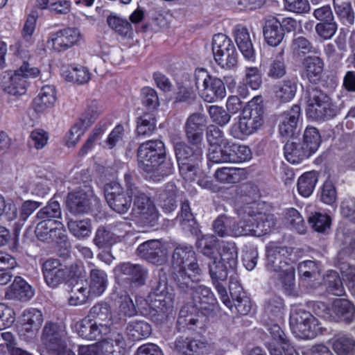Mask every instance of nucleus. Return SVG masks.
Segmentation results:
<instances>
[{
	"instance_id": "nucleus-1",
	"label": "nucleus",
	"mask_w": 355,
	"mask_h": 355,
	"mask_svg": "<svg viewBox=\"0 0 355 355\" xmlns=\"http://www.w3.org/2000/svg\"><path fill=\"white\" fill-rule=\"evenodd\" d=\"M239 220H235L232 229L234 237L261 236L269 233L275 226L273 215L259 212L255 202L245 204L237 209Z\"/></svg>"
},
{
	"instance_id": "nucleus-2",
	"label": "nucleus",
	"mask_w": 355,
	"mask_h": 355,
	"mask_svg": "<svg viewBox=\"0 0 355 355\" xmlns=\"http://www.w3.org/2000/svg\"><path fill=\"white\" fill-rule=\"evenodd\" d=\"M139 168L152 178H164L172 173L173 163L166 158L165 146L161 140H149L140 144L137 150Z\"/></svg>"
},
{
	"instance_id": "nucleus-3",
	"label": "nucleus",
	"mask_w": 355,
	"mask_h": 355,
	"mask_svg": "<svg viewBox=\"0 0 355 355\" xmlns=\"http://www.w3.org/2000/svg\"><path fill=\"white\" fill-rule=\"evenodd\" d=\"M172 279L175 286L200 276L202 270L197 262L196 252L191 245H178L172 254Z\"/></svg>"
},
{
	"instance_id": "nucleus-4",
	"label": "nucleus",
	"mask_w": 355,
	"mask_h": 355,
	"mask_svg": "<svg viewBox=\"0 0 355 355\" xmlns=\"http://www.w3.org/2000/svg\"><path fill=\"white\" fill-rule=\"evenodd\" d=\"M307 98V117L315 121L331 119L345 107V103L340 98L332 100L317 87L309 90Z\"/></svg>"
},
{
	"instance_id": "nucleus-5",
	"label": "nucleus",
	"mask_w": 355,
	"mask_h": 355,
	"mask_svg": "<svg viewBox=\"0 0 355 355\" xmlns=\"http://www.w3.org/2000/svg\"><path fill=\"white\" fill-rule=\"evenodd\" d=\"M191 284L186 282L185 284H182L176 286L178 293L182 296H191V302L189 304V306L192 311H200L204 315L211 314L218 305L217 300L211 290L200 284L199 277L191 279Z\"/></svg>"
},
{
	"instance_id": "nucleus-6",
	"label": "nucleus",
	"mask_w": 355,
	"mask_h": 355,
	"mask_svg": "<svg viewBox=\"0 0 355 355\" xmlns=\"http://www.w3.org/2000/svg\"><path fill=\"white\" fill-rule=\"evenodd\" d=\"M39 73L37 67H31L28 62H24L18 69L3 73L0 76V85L8 94L22 96L26 92V79L35 77Z\"/></svg>"
},
{
	"instance_id": "nucleus-7",
	"label": "nucleus",
	"mask_w": 355,
	"mask_h": 355,
	"mask_svg": "<svg viewBox=\"0 0 355 355\" xmlns=\"http://www.w3.org/2000/svg\"><path fill=\"white\" fill-rule=\"evenodd\" d=\"M41 340L51 355H76L67 347V333L64 327L56 322H46Z\"/></svg>"
},
{
	"instance_id": "nucleus-8",
	"label": "nucleus",
	"mask_w": 355,
	"mask_h": 355,
	"mask_svg": "<svg viewBox=\"0 0 355 355\" xmlns=\"http://www.w3.org/2000/svg\"><path fill=\"white\" fill-rule=\"evenodd\" d=\"M264 123L262 98L254 97L243 107L239 120V128L243 135H250L259 130Z\"/></svg>"
},
{
	"instance_id": "nucleus-9",
	"label": "nucleus",
	"mask_w": 355,
	"mask_h": 355,
	"mask_svg": "<svg viewBox=\"0 0 355 355\" xmlns=\"http://www.w3.org/2000/svg\"><path fill=\"white\" fill-rule=\"evenodd\" d=\"M195 84L201 89V97L208 103L216 102L223 98L226 90L223 82L218 78L210 76L204 69H197L194 74Z\"/></svg>"
},
{
	"instance_id": "nucleus-10",
	"label": "nucleus",
	"mask_w": 355,
	"mask_h": 355,
	"mask_svg": "<svg viewBox=\"0 0 355 355\" xmlns=\"http://www.w3.org/2000/svg\"><path fill=\"white\" fill-rule=\"evenodd\" d=\"M212 51L215 61L222 68L230 69L237 64V51L230 38L219 33L214 36Z\"/></svg>"
},
{
	"instance_id": "nucleus-11",
	"label": "nucleus",
	"mask_w": 355,
	"mask_h": 355,
	"mask_svg": "<svg viewBox=\"0 0 355 355\" xmlns=\"http://www.w3.org/2000/svg\"><path fill=\"white\" fill-rule=\"evenodd\" d=\"M207 266L211 284L218 293L220 300L227 307L232 309V301L229 297L226 288L230 268L219 261L217 257L209 260Z\"/></svg>"
},
{
	"instance_id": "nucleus-12",
	"label": "nucleus",
	"mask_w": 355,
	"mask_h": 355,
	"mask_svg": "<svg viewBox=\"0 0 355 355\" xmlns=\"http://www.w3.org/2000/svg\"><path fill=\"white\" fill-rule=\"evenodd\" d=\"M105 198L109 207L119 214H126L132 202L131 196H128L122 186L116 182L105 184Z\"/></svg>"
},
{
	"instance_id": "nucleus-13",
	"label": "nucleus",
	"mask_w": 355,
	"mask_h": 355,
	"mask_svg": "<svg viewBox=\"0 0 355 355\" xmlns=\"http://www.w3.org/2000/svg\"><path fill=\"white\" fill-rule=\"evenodd\" d=\"M132 214L144 225L153 227L158 220V212L150 197L144 192L132 198Z\"/></svg>"
},
{
	"instance_id": "nucleus-14",
	"label": "nucleus",
	"mask_w": 355,
	"mask_h": 355,
	"mask_svg": "<svg viewBox=\"0 0 355 355\" xmlns=\"http://www.w3.org/2000/svg\"><path fill=\"white\" fill-rule=\"evenodd\" d=\"M115 271L126 277L129 284L128 291L144 286L148 277V269L140 263L123 262L116 266Z\"/></svg>"
},
{
	"instance_id": "nucleus-15",
	"label": "nucleus",
	"mask_w": 355,
	"mask_h": 355,
	"mask_svg": "<svg viewBox=\"0 0 355 355\" xmlns=\"http://www.w3.org/2000/svg\"><path fill=\"white\" fill-rule=\"evenodd\" d=\"M137 253L141 259L158 266L163 265L168 259L167 248L157 239L148 240L140 244Z\"/></svg>"
},
{
	"instance_id": "nucleus-16",
	"label": "nucleus",
	"mask_w": 355,
	"mask_h": 355,
	"mask_svg": "<svg viewBox=\"0 0 355 355\" xmlns=\"http://www.w3.org/2000/svg\"><path fill=\"white\" fill-rule=\"evenodd\" d=\"M207 117L204 114L194 112L187 119L183 129L187 142L191 146H200L207 128Z\"/></svg>"
},
{
	"instance_id": "nucleus-17",
	"label": "nucleus",
	"mask_w": 355,
	"mask_h": 355,
	"mask_svg": "<svg viewBox=\"0 0 355 355\" xmlns=\"http://www.w3.org/2000/svg\"><path fill=\"white\" fill-rule=\"evenodd\" d=\"M80 38V33L76 28H66L52 33L47 40L48 47L60 52L72 47Z\"/></svg>"
},
{
	"instance_id": "nucleus-18",
	"label": "nucleus",
	"mask_w": 355,
	"mask_h": 355,
	"mask_svg": "<svg viewBox=\"0 0 355 355\" xmlns=\"http://www.w3.org/2000/svg\"><path fill=\"white\" fill-rule=\"evenodd\" d=\"M42 270L46 284L51 288H56L67 281L66 266L59 259H47L42 264Z\"/></svg>"
},
{
	"instance_id": "nucleus-19",
	"label": "nucleus",
	"mask_w": 355,
	"mask_h": 355,
	"mask_svg": "<svg viewBox=\"0 0 355 355\" xmlns=\"http://www.w3.org/2000/svg\"><path fill=\"white\" fill-rule=\"evenodd\" d=\"M92 191L87 189L76 190L67 196V207L70 213L74 215L87 214L92 208Z\"/></svg>"
},
{
	"instance_id": "nucleus-20",
	"label": "nucleus",
	"mask_w": 355,
	"mask_h": 355,
	"mask_svg": "<svg viewBox=\"0 0 355 355\" xmlns=\"http://www.w3.org/2000/svg\"><path fill=\"white\" fill-rule=\"evenodd\" d=\"M286 254L285 248L269 244L266 247V268L268 271L276 275L291 267L287 261Z\"/></svg>"
},
{
	"instance_id": "nucleus-21",
	"label": "nucleus",
	"mask_w": 355,
	"mask_h": 355,
	"mask_svg": "<svg viewBox=\"0 0 355 355\" xmlns=\"http://www.w3.org/2000/svg\"><path fill=\"white\" fill-rule=\"evenodd\" d=\"M300 116V107L297 105H294L281 115L279 132L282 137H291L295 135Z\"/></svg>"
},
{
	"instance_id": "nucleus-22",
	"label": "nucleus",
	"mask_w": 355,
	"mask_h": 355,
	"mask_svg": "<svg viewBox=\"0 0 355 355\" xmlns=\"http://www.w3.org/2000/svg\"><path fill=\"white\" fill-rule=\"evenodd\" d=\"M229 288L231 297L234 304V305L232 304V309L228 308L232 311L234 306L241 315H247L251 310V302L245 295L243 288L238 283L237 280L234 281L232 277H230Z\"/></svg>"
},
{
	"instance_id": "nucleus-23",
	"label": "nucleus",
	"mask_w": 355,
	"mask_h": 355,
	"mask_svg": "<svg viewBox=\"0 0 355 355\" xmlns=\"http://www.w3.org/2000/svg\"><path fill=\"white\" fill-rule=\"evenodd\" d=\"M89 268L88 284L90 295L100 296L107 288L108 284L107 275L105 271L97 268L92 263L89 265Z\"/></svg>"
},
{
	"instance_id": "nucleus-24",
	"label": "nucleus",
	"mask_w": 355,
	"mask_h": 355,
	"mask_svg": "<svg viewBox=\"0 0 355 355\" xmlns=\"http://www.w3.org/2000/svg\"><path fill=\"white\" fill-rule=\"evenodd\" d=\"M331 313L334 320L350 323L355 318V306L347 299H336L332 304Z\"/></svg>"
},
{
	"instance_id": "nucleus-25",
	"label": "nucleus",
	"mask_w": 355,
	"mask_h": 355,
	"mask_svg": "<svg viewBox=\"0 0 355 355\" xmlns=\"http://www.w3.org/2000/svg\"><path fill=\"white\" fill-rule=\"evenodd\" d=\"M150 308V315L152 320L157 324H163L173 311V301L171 297L166 300H155Z\"/></svg>"
},
{
	"instance_id": "nucleus-26",
	"label": "nucleus",
	"mask_w": 355,
	"mask_h": 355,
	"mask_svg": "<svg viewBox=\"0 0 355 355\" xmlns=\"http://www.w3.org/2000/svg\"><path fill=\"white\" fill-rule=\"evenodd\" d=\"M263 33L266 42L272 46H278L284 37L279 19L276 17H270L266 20Z\"/></svg>"
},
{
	"instance_id": "nucleus-27",
	"label": "nucleus",
	"mask_w": 355,
	"mask_h": 355,
	"mask_svg": "<svg viewBox=\"0 0 355 355\" xmlns=\"http://www.w3.org/2000/svg\"><path fill=\"white\" fill-rule=\"evenodd\" d=\"M191 147L184 141L174 144V150L178 164L202 159V149L200 146Z\"/></svg>"
},
{
	"instance_id": "nucleus-28",
	"label": "nucleus",
	"mask_w": 355,
	"mask_h": 355,
	"mask_svg": "<svg viewBox=\"0 0 355 355\" xmlns=\"http://www.w3.org/2000/svg\"><path fill=\"white\" fill-rule=\"evenodd\" d=\"M158 205L166 213H170L177 207V188L173 183H168L157 193Z\"/></svg>"
},
{
	"instance_id": "nucleus-29",
	"label": "nucleus",
	"mask_w": 355,
	"mask_h": 355,
	"mask_svg": "<svg viewBox=\"0 0 355 355\" xmlns=\"http://www.w3.org/2000/svg\"><path fill=\"white\" fill-rule=\"evenodd\" d=\"M182 229L187 233L198 236L200 233L199 225L197 223L189 203L187 200L184 201L181 205L180 213L178 216Z\"/></svg>"
},
{
	"instance_id": "nucleus-30",
	"label": "nucleus",
	"mask_w": 355,
	"mask_h": 355,
	"mask_svg": "<svg viewBox=\"0 0 355 355\" xmlns=\"http://www.w3.org/2000/svg\"><path fill=\"white\" fill-rule=\"evenodd\" d=\"M34 295L32 287L21 277L17 276L9 287L6 295L10 299L28 301Z\"/></svg>"
},
{
	"instance_id": "nucleus-31",
	"label": "nucleus",
	"mask_w": 355,
	"mask_h": 355,
	"mask_svg": "<svg viewBox=\"0 0 355 355\" xmlns=\"http://www.w3.org/2000/svg\"><path fill=\"white\" fill-rule=\"evenodd\" d=\"M284 150L286 160L292 164H298L312 155L300 141H288L284 145Z\"/></svg>"
},
{
	"instance_id": "nucleus-32",
	"label": "nucleus",
	"mask_w": 355,
	"mask_h": 355,
	"mask_svg": "<svg viewBox=\"0 0 355 355\" xmlns=\"http://www.w3.org/2000/svg\"><path fill=\"white\" fill-rule=\"evenodd\" d=\"M55 88L51 85L44 86L35 98L33 107L35 112H43L52 107L55 102Z\"/></svg>"
},
{
	"instance_id": "nucleus-33",
	"label": "nucleus",
	"mask_w": 355,
	"mask_h": 355,
	"mask_svg": "<svg viewBox=\"0 0 355 355\" xmlns=\"http://www.w3.org/2000/svg\"><path fill=\"white\" fill-rule=\"evenodd\" d=\"M334 10L337 17L345 25L355 24V11L350 0H333Z\"/></svg>"
},
{
	"instance_id": "nucleus-34",
	"label": "nucleus",
	"mask_w": 355,
	"mask_h": 355,
	"mask_svg": "<svg viewBox=\"0 0 355 355\" xmlns=\"http://www.w3.org/2000/svg\"><path fill=\"white\" fill-rule=\"evenodd\" d=\"M235 41L243 57L248 60L254 58V49L248 29L238 27L235 31Z\"/></svg>"
},
{
	"instance_id": "nucleus-35",
	"label": "nucleus",
	"mask_w": 355,
	"mask_h": 355,
	"mask_svg": "<svg viewBox=\"0 0 355 355\" xmlns=\"http://www.w3.org/2000/svg\"><path fill=\"white\" fill-rule=\"evenodd\" d=\"M125 341L122 334L114 332L102 342V348L105 355H123Z\"/></svg>"
},
{
	"instance_id": "nucleus-36",
	"label": "nucleus",
	"mask_w": 355,
	"mask_h": 355,
	"mask_svg": "<svg viewBox=\"0 0 355 355\" xmlns=\"http://www.w3.org/2000/svg\"><path fill=\"white\" fill-rule=\"evenodd\" d=\"M214 176L220 182L224 184H236L246 178L243 168L233 167L218 168Z\"/></svg>"
},
{
	"instance_id": "nucleus-37",
	"label": "nucleus",
	"mask_w": 355,
	"mask_h": 355,
	"mask_svg": "<svg viewBox=\"0 0 355 355\" xmlns=\"http://www.w3.org/2000/svg\"><path fill=\"white\" fill-rule=\"evenodd\" d=\"M306 76L310 82L318 81L324 69L323 60L318 56H308L303 62Z\"/></svg>"
},
{
	"instance_id": "nucleus-38",
	"label": "nucleus",
	"mask_w": 355,
	"mask_h": 355,
	"mask_svg": "<svg viewBox=\"0 0 355 355\" xmlns=\"http://www.w3.org/2000/svg\"><path fill=\"white\" fill-rule=\"evenodd\" d=\"M291 51L296 57H303L306 54H317L318 49L305 37H294L291 44Z\"/></svg>"
},
{
	"instance_id": "nucleus-39",
	"label": "nucleus",
	"mask_w": 355,
	"mask_h": 355,
	"mask_svg": "<svg viewBox=\"0 0 355 355\" xmlns=\"http://www.w3.org/2000/svg\"><path fill=\"white\" fill-rule=\"evenodd\" d=\"M150 295L155 296V300H166L171 297V300H174V294L168 291V280L165 275H159L150 282Z\"/></svg>"
},
{
	"instance_id": "nucleus-40",
	"label": "nucleus",
	"mask_w": 355,
	"mask_h": 355,
	"mask_svg": "<svg viewBox=\"0 0 355 355\" xmlns=\"http://www.w3.org/2000/svg\"><path fill=\"white\" fill-rule=\"evenodd\" d=\"M220 260L231 270H234L238 263L237 248L234 242L223 241L220 250Z\"/></svg>"
},
{
	"instance_id": "nucleus-41",
	"label": "nucleus",
	"mask_w": 355,
	"mask_h": 355,
	"mask_svg": "<svg viewBox=\"0 0 355 355\" xmlns=\"http://www.w3.org/2000/svg\"><path fill=\"white\" fill-rule=\"evenodd\" d=\"M318 181V173L314 171L304 173L297 181L299 193L305 198L309 197Z\"/></svg>"
},
{
	"instance_id": "nucleus-42",
	"label": "nucleus",
	"mask_w": 355,
	"mask_h": 355,
	"mask_svg": "<svg viewBox=\"0 0 355 355\" xmlns=\"http://www.w3.org/2000/svg\"><path fill=\"white\" fill-rule=\"evenodd\" d=\"M189 306V304L182 307L176 322V329L180 332H184L187 329H193L198 323L196 318Z\"/></svg>"
},
{
	"instance_id": "nucleus-43",
	"label": "nucleus",
	"mask_w": 355,
	"mask_h": 355,
	"mask_svg": "<svg viewBox=\"0 0 355 355\" xmlns=\"http://www.w3.org/2000/svg\"><path fill=\"white\" fill-rule=\"evenodd\" d=\"M126 331L128 336L135 341L148 337L152 329L150 325L146 321L134 320L128 324Z\"/></svg>"
},
{
	"instance_id": "nucleus-44",
	"label": "nucleus",
	"mask_w": 355,
	"mask_h": 355,
	"mask_svg": "<svg viewBox=\"0 0 355 355\" xmlns=\"http://www.w3.org/2000/svg\"><path fill=\"white\" fill-rule=\"evenodd\" d=\"M334 351L337 355H355V340L346 335L331 339Z\"/></svg>"
},
{
	"instance_id": "nucleus-45",
	"label": "nucleus",
	"mask_w": 355,
	"mask_h": 355,
	"mask_svg": "<svg viewBox=\"0 0 355 355\" xmlns=\"http://www.w3.org/2000/svg\"><path fill=\"white\" fill-rule=\"evenodd\" d=\"M218 242V239L213 234L203 235L201 239H198L196 247L200 252L211 260L213 258H216L215 250Z\"/></svg>"
},
{
	"instance_id": "nucleus-46",
	"label": "nucleus",
	"mask_w": 355,
	"mask_h": 355,
	"mask_svg": "<svg viewBox=\"0 0 355 355\" xmlns=\"http://www.w3.org/2000/svg\"><path fill=\"white\" fill-rule=\"evenodd\" d=\"M93 241L98 248H104L116 243L117 240L115 233L112 232L110 226L109 227L100 226L96 232Z\"/></svg>"
},
{
	"instance_id": "nucleus-47",
	"label": "nucleus",
	"mask_w": 355,
	"mask_h": 355,
	"mask_svg": "<svg viewBox=\"0 0 355 355\" xmlns=\"http://www.w3.org/2000/svg\"><path fill=\"white\" fill-rule=\"evenodd\" d=\"M235 225V220L225 215H220L214 221L213 229L220 237L234 236L232 229Z\"/></svg>"
},
{
	"instance_id": "nucleus-48",
	"label": "nucleus",
	"mask_w": 355,
	"mask_h": 355,
	"mask_svg": "<svg viewBox=\"0 0 355 355\" xmlns=\"http://www.w3.org/2000/svg\"><path fill=\"white\" fill-rule=\"evenodd\" d=\"M206 139L211 148L227 144L224 132L216 125L211 124L205 129Z\"/></svg>"
},
{
	"instance_id": "nucleus-49",
	"label": "nucleus",
	"mask_w": 355,
	"mask_h": 355,
	"mask_svg": "<svg viewBox=\"0 0 355 355\" xmlns=\"http://www.w3.org/2000/svg\"><path fill=\"white\" fill-rule=\"evenodd\" d=\"M62 76L66 80L77 84L86 83L90 79L88 69L82 66L66 69L62 72Z\"/></svg>"
},
{
	"instance_id": "nucleus-50",
	"label": "nucleus",
	"mask_w": 355,
	"mask_h": 355,
	"mask_svg": "<svg viewBox=\"0 0 355 355\" xmlns=\"http://www.w3.org/2000/svg\"><path fill=\"white\" fill-rule=\"evenodd\" d=\"M67 227L70 232L77 238L89 236L92 232V225L88 219L68 220Z\"/></svg>"
},
{
	"instance_id": "nucleus-51",
	"label": "nucleus",
	"mask_w": 355,
	"mask_h": 355,
	"mask_svg": "<svg viewBox=\"0 0 355 355\" xmlns=\"http://www.w3.org/2000/svg\"><path fill=\"white\" fill-rule=\"evenodd\" d=\"M88 318H90L94 322L112 324L110 322L111 311L109 306L106 303H98L94 305L90 309Z\"/></svg>"
},
{
	"instance_id": "nucleus-52",
	"label": "nucleus",
	"mask_w": 355,
	"mask_h": 355,
	"mask_svg": "<svg viewBox=\"0 0 355 355\" xmlns=\"http://www.w3.org/2000/svg\"><path fill=\"white\" fill-rule=\"evenodd\" d=\"M61 215V208L58 202L51 200L37 213L35 217L38 220H58Z\"/></svg>"
},
{
	"instance_id": "nucleus-53",
	"label": "nucleus",
	"mask_w": 355,
	"mask_h": 355,
	"mask_svg": "<svg viewBox=\"0 0 355 355\" xmlns=\"http://www.w3.org/2000/svg\"><path fill=\"white\" fill-rule=\"evenodd\" d=\"M315 322V317L309 311L302 309H295L290 315L291 329L300 332L301 324Z\"/></svg>"
},
{
	"instance_id": "nucleus-54",
	"label": "nucleus",
	"mask_w": 355,
	"mask_h": 355,
	"mask_svg": "<svg viewBox=\"0 0 355 355\" xmlns=\"http://www.w3.org/2000/svg\"><path fill=\"white\" fill-rule=\"evenodd\" d=\"M326 289L329 293L342 296L345 294V288L338 273L336 271H331L324 279Z\"/></svg>"
},
{
	"instance_id": "nucleus-55",
	"label": "nucleus",
	"mask_w": 355,
	"mask_h": 355,
	"mask_svg": "<svg viewBox=\"0 0 355 355\" xmlns=\"http://www.w3.org/2000/svg\"><path fill=\"white\" fill-rule=\"evenodd\" d=\"M300 327V332L296 331L295 329H291L296 337L301 339H313L320 332L321 329L319 322L315 318V322H306L301 324Z\"/></svg>"
},
{
	"instance_id": "nucleus-56",
	"label": "nucleus",
	"mask_w": 355,
	"mask_h": 355,
	"mask_svg": "<svg viewBox=\"0 0 355 355\" xmlns=\"http://www.w3.org/2000/svg\"><path fill=\"white\" fill-rule=\"evenodd\" d=\"M156 121L150 114H144L137 119V132L138 135L149 136L156 128Z\"/></svg>"
},
{
	"instance_id": "nucleus-57",
	"label": "nucleus",
	"mask_w": 355,
	"mask_h": 355,
	"mask_svg": "<svg viewBox=\"0 0 355 355\" xmlns=\"http://www.w3.org/2000/svg\"><path fill=\"white\" fill-rule=\"evenodd\" d=\"M296 89V83L294 80H284L276 90V96L282 102L290 101L294 98Z\"/></svg>"
},
{
	"instance_id": "nucleus-58",
	"label": "nucleus",
	"mask_w": 355,
	"mask_h": 355,
	"mask_svg": "<svg viewBox=\"0 0 355 355\" xmlns=\"http://www.w3.org/2000/svg\"><path fill=\"white\" fill-rule=\"evenodd\" d=\"M302 143L311 153H315L320 144V135L314 127H307L304 131Z\"/></svg>"
},
{
	"instance_id": "nucleus-59",
	"label": "nucleus",
	"mask_w": 355,
	"mask_h": 355,
	"mask_svg": "<svg viewBox=\"0 0 355 355\" xmlns=\"http://www.w3.org/2000/svg\"><path fill=\"white\" fill-rule=\"evenodd\" d=\"M197 98V96L193 87L178 85V91L175 94V103H184L187 105L193 103Z\"/></svg>"
},
{
	"instance_id": "nucleus-60",
	"label": "nucleus",
	"mask_w": 355,
	"mask_h": 355,
	"mask_svg": "<svg viewBox=\"0 0 355 355\" xmlns=\"http://www.w3.org/2000/svg\"><path fill=\"white\" fill-rule=\"evenodd\" d=\"M41 205L42 202L35 200H26L22 203L20 208L19 220L16 223V232L21 229L27 218Z\"/></svg>"
},
{
	"instance_id": "nucleus-61",
	"label": "nucleus",
	"mask_w": 355,
	"mask_h": 355,
	"mask_svg": "<svg viewBox=\"0 0 355 355\" xmlns=\"http://www.w3.org/2000/svg\"><path fill=\"white\" fill-rule=\"evenodd\" d=\"M208 113L212 121L221 127L226 125L231 119L230 114L218 105H210Z\"/></svg>"
},
{
	"instance_id": "nucleus-62",
	"label": "nucleus",
	"mask_w": 355,
	"mask_h": 355,
	"mask_svg": "<svg viewBox=\"0 0 355 355\" xmlns=\"http://www.w3.org/2000/svg\"><path fill=\"white\" fill-rule=\"evenodd\" d=\"M201 161L198 159L178 164L180 173L185 180L191 182L196 179Z\"/></svg>"
},
{
	"instance_id": "nucleus-63",
	"label": "nucleus",
	"mask_w": 355,
	"mask_h": 355,
	"mask_svg": "<svg viewBox=\"0 0 355 355\" xmlns=\"http://www.w3.org/2000/svg\"><path fill=\"white\" fill-rule=\"evenodd\" d=\"M124 183L125 187V193L128 196L134 198L139 195H141L144 191L142 187H141L132 172H127L124 175Z\"/></svg>"
},
{
	"instance_id": "nucleus-64",
	"label": "nucleus",
	"mask_w": 355,
	"mask_h": 355,
	"mask_svg": "<svg viewBox=\"0 0 355 355\" xmlns=\"http://www.w3.org/2000/svg\"><path fill=\"white\" fill-rule=\"evenodd\" d=\"M264 309L265 312L271 318L281 316L284 310L282 299L277 295L270 297L266 302Z\"/></svg>"
}]
</instances>
